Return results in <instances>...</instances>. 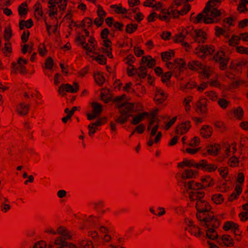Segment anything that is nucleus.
Listing matches in <instances>:
<instances>
[{
  "mask_svg": "<svg viewBox=\"0 0 248 248\" xmlns=\"http://www.w3.org/2000/svg\"><path fill=\"white\" fill-rule=\"evenodd\" d=\"M197 210L196 217L200 224L207 228L206 236L209 239H214L217 236L216 229L220 226V222L211 211L212 207L207 201L199 200L196 202Z\"/></svg>",
  "mask_w": 248,
  "mask_h": 248,
  "instance_id": "f257e3e1",
  "label": "nucleus"
},
{
  "mask_svg": "<svg viewBox=\"0 0 248 248\" xmlns=\"http://www.w3.org/2000/svg\"><path fill=\"white\" fill-rule=\"evenodd\" d=\"M125 95L116 96L113 102H116L115 107L118 108L120 116L114 118V121L120 124L126 123L129 117L133 116L132 113L142 109V106L140 103L134 104L126 102L119 103L118 102L124 99Z\"/></svg>",
  "mask_w": 248,
  "mask_h": 248,
  "instance_id": "f03ea898",
  "label": "nucleus"
},
{
  "mask_svg": "<svg viewBox=\"0 0 248 248\" xmlns=\"http://www.w3.org/2000/svg\"><path fill=\"white\" fill-rule=\"evenodd\" d=\"M214 60L216 62L219 63V68L221 70H224L226 69L229 58L225 57V52L223 51L217 52L214 56Z\"/></svg>",
  "mask_w": 248,
  "mask_h": 248,
  "instance_id": "7ed1b4c3",
  "label": "nucleus"
},
{
  "mask_svg": "<svg viewBox=\"0 0 248 248\" xmlns=\"http://www.w3.org/2000/svg\"><path fill=\"white\" fill-rule=\"evenodd\" d=\"M74 87L69 84H62L59 87L58 92V93L62 95H64L65 94L64 91L68 93H75L78 92L79 90V86L77 82L74 83Z\"/></svg>",
  "mask_w": 248,
  "mask_h": 248,
  "instance_id": "20e7f679",
  "label": "nucleus"
},
{
  "mask_svg": "<svg viewBox=\"0 0 248 248\" xmlns=\"http://www.w3.org/2000/svg\"><path fill=\"white\" fill-rule=\"evenodd\" d=\"M21 60L22 58L20 57L18 59L17 63L15 62L12 63V74H16L19 72L21 74L25 75L27 73L26 67L22 64Z\"/></svg>",
  "mask_w": 248,
  "mask_h": 248,
  "instance_id": "39448f33",
  "label": "nucleus"
},
{
  "mask_svg": "<svg viewBox=\"0 0 248 248\" xmlns=\"http://www.w3.org/2000/svg\"><path fill=\"white\" fill-rule=\"evenodd\" d=\"M211 240H216L217 243L219 246L225 245L226 246H233L234 241L232 237L227 234H224L221 237L217 236L214 239H210Z\"/></svg>",
  "mask_w": 248,
  "mask_h": 248,
  "instance_id": "423d86ee",
  "label": "nucleus"
},
{
  "mask_svg": "<svg viewBox=\"0 0 248 248\" xmlns=\"http://www.w3.org/2000/svg\"><path fill=\"white\" fill-rule=\"evenodd\" d=\"M196 50V53L198 55H199L200 53H202V55H200V57L203 59L205 58L206 55L212 54L215 51V48L213 46L202 45L200 47H197Z\"/></svg>",
  "mask_w": 248,
  "mask_h": 248,
  "instance_id": "0eeeda50",
  "label": "nucleus"
},
{
  "mask_svg": "<svg viewBox=\"0 0 248 248\" xmlns=\"http://www.w3.org/2000/svg\"><path fill=\"white\" fill-rule=\"evenodd\" d=\"M168 97V94L163 90L157 88L155 89V93L154 96V101L157 105L162 104Z\"/></svg>",
  "mask_w": 248,
  "mask_h": 248,
  "instance_id": "6e6552de",
  "label": "nucleus"
},
{
  "mask_svg": "<svg viewBox=\"0 0 248 248\" xmlns=\"http://www.w3.org/2000/svg\"><path fill=\"white\" fill-rule=\"evenodd\" d=\"M203 19V22L205 24H212L214 23H217L219 21V19L217 20H214L212 17L208 16V15L204 16L203 14L202 13H199L196 17L195 20L193 22L195 24L200 23L202 20Z\"/></svg>",
  "mask_w": 248,
  "mask_h": 248,
  "instance_id": "1a4fd4ad",
  "label": "nucleus"
},
{
  "mask_svg": "<svg viewBox=\"0 0 248 248\" xmlns=\"http://www.w3.org/2000/svg\"><path fill=\"white\" fill-rule=\"evenodd\" d=\"M191 126V123L189 121L182 123L176 126V133L180 135L185 134L188 131Z\"/></svg>",
  "mask_w": 248,
  "mask_h": 248,
  "instance_id": "9d476101",
  "label": "nucleus"
},
{
  "mask_svg": "<svg viewBox=\"0 0 248 248\" xmlns=\"http://www.w3.org/2000/svg\"><path fill=\"white\" fill-rule=\"evenodd\" d=\"M30 105L21 102L16 107V112L21 116H25L28 114Z\"/></svg>",
  "mask_w": 248,
  "mask_h": 248,
  "instance_id": "9b49d317",
  "label": "nucleus"
},
{
  "mask_svg": "<svg viewBox=\"0 0 248 248\" xmlns=\"http://www.w3.org/2000/svg\"><path fill=\"white\" fill-rule=\"evenodd\" d=\"M192 38L194 39V42L199 43H204L206 39V33L202 30H197L194 31V36Z\"/></svg>",
  "mask_w": 248,
  "mask_h": 248,
  "instance_id": "f8f14e48",
  "label": "nucleus"
},
{
  "mask_svg": "<svg viewBox=\"0 0 248 248\" xmlns=\"http://www.w3.org/2000/svg\"><path fill=\"white\" fill-rule=\"evenodd\" d=\"M207 100L205 98L200 99L196 104L197 109L196 111L198 112L199 110L201 114H206L207 112Z\"/></svg>",
  "mask_w": 248,
  "mask_h": 248,
  "instance_id": "ddd939ff",
  "label": "nucleus"
},
{
  "mask_svg": "<svg viewBox=\"0 0 248 248\" xmlns=\"http://www.w3.org/2000/svg\"><path fill=\"white\" fill-rule=\"evenodd\" d=\"M200 135L204 138H210L213 133L212 127L209 125H203L200 130Z\"/></svg>",
  "mask_w": 248,
  "mask_h": 248,
  "instance_id": "4468645a",
  "label": "nucleus"
},
{
  "mask_svg": "<svg viewBox=\"0 0 248 248\" xmlns=\"http://www.w3.org/2000/svg\"><path fill=\"white\" fill-rule=\"evenodd\" d=\"M198 174V171L191 169H186L181 173V178L183 180L195 177Z\"/></svg>",
  "mask_w": 248,
  "mask_h": 248,
  "instance_id": "2eb2a0df",
  "label": "nucleus"
},
{
  "mask_svg": "<svg viewBox=\"0 0 248 248\" xmlns=\"http://www.w3.org/2000/svg\"><path fill=\"white\" fill-rule=\"evenodd\" d=\"M184 186L187 187L188 189H192L194 191H197L202 189V183L196 182L194 181H190L187 183H184Z\"/></svg>",
  "mask_w": 248,
  "mask_h": 248,
  "instance_id": "dca6fc26",
  "label": "nucleus"
},
{
  "mask_svg": "<svg viewBox=\"0 0 248 248\" xmlns=\"http://www.w3.org/2000/svg\"><path fill=\"white\" fill-rule=\"evenodd\" d=\"M149 116L150 113L147 112L139 113L133 118L131 122V124L133 125H137L141 122L145 117L148 118Z\"/></svg>",
  "mask_w": 248,
  "mask_h": 248,
  "instance_id": "f3484780",
  "label": "nucleus"
},
{
  "mask_svg": "<svg viewBox=\"0 0 248 248\" xmlns=\"http://www.w3.org/2000/svg\"><path fill=\"white\" fill-rule=\"evenodd\" d=\"M186 229L188 231L191 235H193L197 237H200L203 234V232L201 231L200 228L194 224L189 225V227Z\"/></svg>",
  "mask_w": 248,
  "mask_h": 248,
  "instance_id": "a211bd4d",
  "label": "nucleus"
},
{
  "mask_svg": "<svg viewBox=\"0 0 248 248\" xmlns=\"http://www.w3.org/2000/svg\"><path fill=\"white\" fill-rule=\"evenodd\" d=\"M201 182H202V188H204L212 186L215 185L214 179L209 175H206L201 178Z\"/></svg>",
  "mask_w": 248,
  "mask_h": 248,
  "instance_id": "6ab92c4d",
  "label": "nucleus"
},
{
  "mask_svg": "<svg viewBox=\"0 0 248 248\" xmlns=\"http://www.w3.org/2000/svg\"><path fill=\"white\" fill-rule=\"evenodd\" d=\"M205 195L204 192L197 191H191L189 194V198L191 201H197L202 200Z\"/></svg>",
  "mask_w": 248,
  "mask_h": 248,
  "instance_id": "aec40b11",
  "label": "nucleus"
},
{
  "mask_svg": "<svg viewBox=\"0 0 248 248\" xmlns=\"http://www.w3.org/2000/svg\"><path fill=\"white\" fill-rule=\"evenodd\" d=\"M57 233L62 235L65 239H71L72 238L71 233L64 227L60 226L57 228Z\"/></svg>",
  "mask_w": 248,
  "mask_h": 248,
  "instance_id": "412c9836",
  "label": "nucleus"
},
{
  "mask_svg": "<svg viewBox=\"0 0 248 248\" xmlns=\"http://www.w3.org/2000/svg\"><path fill=\"white\" fill-rule=\"evenodd\" d=\"M167 13V14L170 16H172L174 18L179 17V13L178 10H174L172 6H170L168 9H162L161 10V14H165Z\"/></svg>",
  "mask_w": 248,
  "mask_h": 248,
  "instance_id": "4be33fe9",
  "label": "nucleus"
},
{
  "mask_svg": "<svg viewBox=\"0 0 248 248\" xmlns=\"http://www.w3.org/2000/svg\"><path fill=\"white\" fill-rule=\"evenodd\" d=\"M247 63V62L245 61H233L231 62L229 68L231 69L239 70L242 66L246 65Z\"/></svg>",
  "mask_w": 248,
  "mask_h": 248,
  "instance_id": "5701e85b",
  "label": "nucleus"
},
{
  "mask_svg": "<svg viewBox=\"0 0 248 248\" xmlns=\"http://www.w3.org/2000/svg\"><path fill=\"white\" fill-rule=\"evenodd\" d=\"M220 150V146L217 144L208 146L207 148V152L211 155H217Z\"/></svg>",
  "mask_w": 248,
  "mask_h": 248,
  "instance_id": "b1692460",
  "label": "nucleus"
},
{
  "mask_svg": "<svg viewBox=\"0 0 248 248\" xmlns=\"http://www.w3.org/2000/svg\"><path fill=\"white\" fill-rule=\"evenodd\" d=\"M174 52L173 50L165 51L161 53V59L163 62H167L171 59V57H174Z\"/></svg>",
  "mask_w": 248,
  "mask_h": 248,
  "instance_id": "393cba45",
  "label": "nucleus"
},
{
  "mask_svg": "<svg viewBox=\"0 0 248 248\" xmlns=\"http://www.w3.org/2000/svg\"><path fill=\"white\" fill-rule=\"evenodd\" d=\"M93 77L96 83L100 86H102L105 81V78L103 76V74L100 72L94 74L93 75Z\"/></svg>",
  "mask_w": 248,
  "mask_h": 248,
  "instance_id": "a878e982",
  "label": "nucleus"
},
{
  "mask_svg": "<svg viewBox=\"0 0 248 248\" xmlns=\"http://www.w3.org/2000/svg\"><path fill=\"white\" fill-rule=\"evenodd\" d=\"M174 68H178L180 71H181V69L185 67L186 65V62L183 59L177 58L174 61Z\"/></svg>",
  "mask_w": 248,
  "mask_h": 248,
  "instance_id": "bb28decb",
  "label": "nucleus"
},
{
  "mask_svg": "<svg viewBox=\"0 0 248 248\" xmlns=\"http://www.w3.org/2000/svg\"><path fill=\"white\" fill-rule=\"evenodd\" d=\"M194 161L192 160L185 159L182 162L178 164L177 167L178 168H183L184 167L186 166L189 168L194 167Z\"/></svg>",
  "mask_w": 248,
  "mask_h": 248,
  "instance_id": "cd10ccee",
  "label": "nucleus"
},
{
  "mask_svg": "<svg viewBox=\"0 0 248 248\" xmlns=\"http://www.w3.org/2000/svg\"><path fill=\"white\" fill-rule=\"evenodd\" d=\"M78 246V248H93L92 242L86 240H79Z\"/></svg>",
  "mask_w": 248,
  "mask_h": 248,
  "instance_id": "c85d7f7f",
  "label": "nucleus"
},
{
  "mask_svg": "<svg viewBox=\"0 0 248 248\" xmlns=\"http://www.w3.org/2000/svg\"><path fill=\"white\" fill-rule=\"evenodd\" d=\"M91 106L94 113H96L99 116L103 110L102 106L100 104L95 102L92 103Z\"/></svg>",
  "mask_w": 248,
  "mask_h": 248,
  "instance_id": "c756f323",
  "label": "nucleus"
},
{
  "mask_svg": "<svg viewBox=\"0 0 248 248\" xmlns=\"http://www.w3.org/2000/svg\"><path fill=\"white\" fill-rule=\"evenodd\" d=\"M199 73L204 78H208L212 73V71L210 68L205 66H204L200 71Z\"/></svg>",
  "mask_w": 248,
  "mask_h": 248,
  "instance_id": "7c9ffc66",
  "label": "nucleus"
},
{
  "mask_svg": "<svg viewBox=\"0 0 248 248\" xmlns=\"http://www.w3.org/2000/svg\"><path fill=\"white\" fill-rule=\"evenodd\" d=\"M194 31L195 30H193V28L190 27H186V28L183 29L180 33L185 38H186L187 35H189L192 38V37L194 36Z\"/></svg>",
  "mask_w": 248,
  "mask_h": 248,
  "instance_id": "2f4dec72",
  "label": "nucleus"
},
{
  "mask_svg": "<svg viewBox=\"0 0 248 248\" xmlns=\"http://www.w3.org/2000/svg\"><path fill=\"white\" fill-rule=\"evenodd\" d=\"M27 4L26 2L22 3L18 7V11L19 16H22L27 15L28 13Z\"/></svg>",
  "mask_w": 248,
  "mask_h": 248,
  "instance_id": "473e14b6",
  "label": "nucleus"
},
{
  "mask_svg": "<svg viewBox=\"0 0 248 248\" xmlns=\"http://www.w3.org/2000/svg\"><path fill=\"white\" fill-rule=\"evenodd\" d=\"M233 113L235 117L239 120H241L243 118L244 111L242 108L240 107H238L233 110Z\"/></svg>",
  "mask_w": 248,
  "mask_h": 248,
  "instance_id": "72a5a7b5",
  "label": "nucleus"
},
{
  "mask_svg": "<svg viewBox=\"0 0 248 248\" xmlns=\"http://www.w3.org/2000/svg\"><path fill=\"white\" fill-rule=\"evenodd\" d=\"M34 15L37 17V15L38 16V18H40L43 16V12L42 11V6L40 2H37L34 5Z\"/></svg>",
  "mask_w": 248,
  "mask_h": 248,
  "instance_id": "f704fd0d",
  "label": "nucleus"
},
{
  "mask_svg": "<svg viewBox=\"0 0 248 248\" xmlns=\"http://www.w3.org/2000/svg\"><path fill=\"white\" fill-rule=\"evenodd\" d=\"M208 16L212 17L214 20V18L217 19L218 17H219L221 15V12L219 10L216 8H213L211 10L210 14H207Z\"/></svg>",
  "mask_w": 248,
  "mask_h": 248,
  "instance_id": "c9c22d12",
  "label": "nucleus"
},
{
  "mask_svg": "<svg viewBox=\"0 0 248 248\" xmlns=\"http://www.w3.org/2000/svg\"><path fill=\"white\" fill-rule=\"evenodd\" d=\"M217 104L222 109H225L230 105V102L225 98H219L217 100Z\"/></svg>",
  "mask_w": 248,
  "mask_h": 248,
  "instance_id": "e433bc0d",
  "label": "nucleus"
},
{
  "mask_svg": "<svg viewBox=\"0 0 248 248\" xmlns=\"http://www.w3.org/2000/svg\"><path fill=\"white\" fill-rule=\"evenodd\" d=\"M207 163V161L206 160H201L198 163H195L194 162V167L197 168V169H201L204 171L206 167Z\"/></svg>",
  "mask_w": 248,
  "mask_h": 248,
  "instance_id": "4c0bfd02",
  "label": "nucleus"
},
{
  "mask_svg": "<svg viewBox=\"0 0 248 248\" xmlns=\"http://www.w3.org/2000/svg\"><path fill=\"white\" fill-rule=\"evenodd\" d=\"M118 6L117 5H111L110 8L112 9H115L114 11L116 13L118 14H124L127 13V10L125 8L122 7L121 6Z\"/></svg>",
  "mask_w": 248,
  "mask_h": 248,
  "instance_id": "58836bf2",
  "label": "nucleus"
},
{
  "mask_svg": "<svg viewBox=\"0 0 248 248\" xmlns=\"http://www.w3.org/2000/svg\"><path fill=\"white\" fill-rule=\"evenodd\" d=\"M212 200L215 203L218 204L221 203L223 202L224 198L222 194H216L212 196Z\"/></svg>",
  "mask_w": 248,
  "mask_h": 248,
  "instance_id": "ea45409f",
  "label": "nucleus"
},
{
  "mask_svg": "<svg viewBox=\"0 0 248 248\" xmlns=\"http://www.w3.org/2000/svg\"><path fill=\"white\" fill-rule=\"evenodd\" d=\"M12 35V30L11 26H9L4 29L3 37L6 41H9Z\"/></svg>",
  "mask_w": 248,
  "mask_h": 248,
  "instance_id": "a19ab883",
  "label": "nucleus"
},
{
  "mask_svg": "<svg viewBox=\"0 0 248 248\" xmlns=\"http://www.w3.org/2000/svg\"><path fill=\"white\" fill-rule=\"evenodd\" d=\"M65 238L63 237H57L55 241V244L56 245H59L62 248L64 247H66L68 244V242H67L65 240Z\"/></svg>",
  "mask_w": 248,
  "mask_h": 248,
  "instance_id": "79ce46f5",
  "label": "nucleus"
},
{
  "mask_svg": "<svg viewBox=\"0 0 248 248\" xmlns=\"http://www.w3.org/2000/svg\"><path fill=\"white\" fill-rule=\"evenodd\" d=\"M138 26L136 24H128L126 26L125 31L128 33H132L137 30Z\"/></svg>",
  "mask_w": 248,
  "mask_h": 248,
  "instance_id": "37998d69",
  "label": "nucleus"
},
{
  "mask_svg": "<svg viewBox=\"0 0 248 248\" xmlns=\"http://www.w3.org/2000/svg\"><path fill=\"white\" fill-rule=\"evenodd\" d=\"M135 60L136 59L133 55L129 54L124 59V61L128 66H133L132 64L135 62Z\"/></svg>",
  "mask_w": 248,
  "mask_h": 248,
  "instance_id": "c03bdc74",
  "label": "nucleus"
},
{
  "mask_svg": "<svg viewBox=\"0 0 248 248\" xmlns=\"http://www.w3.org/2000/svg\"><path fill=\"white\" fill-rule=\"evenodd\" d=\"M3 53L6 56H9L8 53L11 54L12 52V45L10 42L5 43L4 44V47L2 49Z\"/></svg>",
  "mask_w": 248,
  "mask_h": 248,
  "instance_id": "a18cd8bd",
  "label": "nucleus"
},
{
  "mask_svg": "<svg viewBox=\"0 0 248 248\" xmlns=\"http://www.w3.org/2000/svg\"><path fill=\"white\" fill-rule=\"evenodd\" d=\"M138 73V69L133 66H128L127 68V74L128 76L132 77Z\"/></svg>",
  "mask_w": 248,
  "mask_h": 248,
  "instance_id": "49530a36",
  "label": "nucleus"
},
{
  "mask_svg": "<svg viewBox=\"0 0 248 248\" xmlns=\"http://www.w3.org/2000/svg\"><path fill=\"white\" fill-rule=\"evenodd\" d=\"M240 38L237 36L233 35L229 40V45L231 46H235L239 44Z\"/></svg>",
  "mask_w": 248,
  "mask_h": 248,
  "instance_id": "de8ad7c7",
  "label": "nucleus"
},
{
  "mask_svg": "<svg viewBox=\"0 0 248 248\" xmlns=\"http://www.w3.org/2000/svg\"><path fill=\"white\" fill-rule=\"evenodd\" d=\"M207 97L213 101H216L217 100V93L213 91H208L205 93Z\"/></svg>",
  "mask_w": 248,
  "mask_h": 248,
  "instance_id": "09e8293b",
  "label": "nucleus"
},
{
  "mask_svg": "<svg viewBox=\"0 0 248 248\" xmlns=\"http://www.w3.org/2000/svg\"><path fill=\"white\" fill-rule=\"evenodd\" d=\"M229 164L232 167L238 166L239 165V160L235 156L231 157L229 160Z\"/></svg>",
  "mask_w": 248,
  "mask_h": 248,
  "instance_id": "8fccbe9b",
  "label": "nucleus"
},
{
  "mask_svg": "<svg viewBox=\"0 0 248 248\" xmlns=\"http://www.w3.org/2000/svg\"><path fill=\"white\" fill-rule=\"evenodd\" d=\"M88 128L89 130L88 134L90 137H93L97 130V127L94 125L92 123L88 125Z\"/></svg>",
  "mask_w": 248,
  "mask_h": 248,
  "instance_id": "3c124183",
  "label": "nucleus"
},
{
  "mask_svg": "<svg viewBox=\"0 0 248 248\" xmlns=\"http://www.w3.org/2000/svg\"><path fill=\"white\" fill-rule=\"evenodd\" d=\"M38 50L39 54L44 57L46 55L47 50L45 44L39 46Z\"/></svg>",
  "mask_w": 248,
  "mask_h": 248,
  "instance_id": "603ef678",
  "label": "nucleus"
},
{
  "mask_svg": "<svg viewBox=\"0 0 248 248\" xmlns=\"http://www.w3.org/2000/svg\"><path fill=\"white\" fill-rule=\"evenodd\" d=\"M217 169V166L214 164H210L207 162L204 171L208 172L215 171Z\"/></svg>",
  "mask_w": 248,
  "mask_h": 248,
  "instance_id": "864d4df0",
  "label": "nucleus"
},
{
  "mask_svg": "<svg viewBox=\"0 0 248 248\" xmlns=\"http://www.w3.org/2000/svg\"><path fill=\"white\" fill-rule=\"evenodd\" d=\"M48 8L50 9L49 12V16L50 17L54 15H57V8L56 6V5H49V6H48Z\"/></svg>",
  "mask_w": 248,
  "mask_h": 248,
  "instance_id": "5fc2aeb1",
  "label": "nucleus"
},
{
  "mask_svg": "<svg viewBox=\"0 0 248 248\" xmlns=\"http://www.w3.org/2000/svg\"><path fill=\"white\" fill-rule=\"evenodd\" d=\"M172 76V74L170 72H167L165 73L164 74H162L161 76V81L163 83H165L167 81L170 80L171 77Z\"/></svg>",
  "mask_w": 248,
  "mask_h": 248,
  "instance_id": "6e6d98bb",
  "label": "nucleus"
},
{
  "mask_svg": "<svg viewBox=\"0 0 248 248\" xmlns=\"http://www.w3.org/2000/svg\"><path fill=\"white\" fill-rule=\"evenodd\" d=\"M97 8H98V9L97 11V13L98 16L100 18L102 17V19H104V17L107 15L106 13L103 9V8L101 5H98Z\"/></svg>",
  "mask_w": 248,
  "mask_h": 248,
  "instance_id": "4d7b16f0",
  "label": "nucleus"
},
{
  "mask_svg": "<svg viewBox=\"0 0 248 248\" xmlns=\"http://www.w3.org/2000/svg\"><path fill=\"white\" fill-rule=\"evenodd\" d=\"M200 143V139L198 137H194L191 139L189 145L192 147L197 146Z\"/></svg>",
  "mask_w": 248,
  "mask_h": 248,
  "instance_id": "13d9d810",
  "label": "nucleus"
},
{
  "mask_svg": "<svg viewBox=\"0 0 248 248\" xmlns=\"http://www.w3.org/2000/svg\"><path fill=\"white\" fill-rule=\"evenodd\" d=\"M53 66V60L51 57H48L46 61L45 67L47 69H51Z\"/></svg>",
  "mask_w": 248,
  "mask_h": 248,
  "instance_id": "bf43d9fd",
  "label": "nucleus"
},
{
  "mask_svg": "<svg viewBox=\"0 0 248 248\" xmlns=\"http://www.w3.org/2000/svg\"><path fill=\"white\" fill-rule=\"evenodd\" d=\"M157 18L162 21H166L167 22H169L170 19V16L167 14V13L162 14V15L159 14L158 15Z\"/></svg>",
  "mask_w": 248,
  "mask_h": 248,
  "instance_id": "052dcab7",
  "label": "nucleus"
},
{
  "mask_svg": "<svg viewBox=\"0 0 248 248\" xmlns=\"http://www.w3.org/2000/svg\"><path fill=\"white\" fill-rule=\"evenodd\" d=\"M233 222H232V221L225 222L223 225V229L225 231H228L230 230H232V227H233Z\"/></svg>",
  "mask_w": 248,
  "mask_h": 248,
  "instance_id": "680f3d73",
  "label": "nucleus"
},
{
  "mask_svg": "<svg viewBox=\"0 0 248 248\" xmlns=\"http://www.w3.org/2000/svg\"><path fill=\"white\" fill-rule=\"evenodd\" d=\"M96 60L100 64H105L107 62V59L102 55H99L97 57H95Z\"/></svg>",
  "mask_w": 248,
  "mask_h": 248,
  "instance_id": "e2e57ef3",
  "label": "nucleus"
},
{
  "mask_svg": "<svg viewBox=\"0 0 248 248\" xmlns=\"http://www.w3.org/2000/svg\"><path fill=\"white\" fill-rule=\"evenodd\" d=\"M185 38V37L181 34V33L175 35L173 38V41L174 43H180L183 42V40Z\"/></svg>",
  "mask_w": 248,
  "mask_h": 248,
  "instance_id": "0e129e2a",
  "label": "nucleus"
},
{
  "mask_svg": "<svg viewBox=\"0 0 248 248\" xmlns=\"http://www.w3.org/2000/svg\"><path fill=\"white\" fill-rule=\"evenodd\" d=\"M218 171L219 172V174L223 178H226L228 174V169L226 168H221L218 169Z\"/></svg>",
  "mask_w": 248,
  "mask_h": 248,
  "instance_id": "69168bd1",
  "label": "nucleus"
},
{
  "mask_svg": "<svg viewBox=\"0 0 248 248\" xmlns=\"http://www.w3.org/2000/svg\"><path fill=\"white\" fill-rule=\"evenodd\" d=\"M236 50L239 53L248 55V48L239 46L236 47Z\"/></svg>",
  "mask_w": 248,
  "mask_h": 248,
  "instance_id": "338daca9",
  "label": "nucleus"
},
{
  "mask_svg": "<svg viewBox=\"0 0 248 248\" xmlns=\"http://www.w3.org/2000/svg\"><path fill=\"white\" fill-rule=\"evenodd\" d=\"M46 247V244L45 241H41L40 242H38L37 243H35L33 248H45Z\"/></svg>",
  "mask_w": 248,
  "mask_h": 248,
  "instance_id": "774afa93",
  "label": "nucleus"
}]
</instances>
